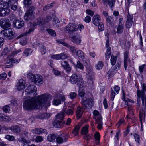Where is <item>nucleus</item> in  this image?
I'll use <instances>...</instances> for the list:
<instances>
[{
    "mask_svg": "<svg viewBox=\"0 0 146 146\" xmlns=\"http://www.w3.org/2000/svg\"><path fill=\"white\" fill-rule=\"evenodd\" d=\"M36 87L33 85L28 86L23 92V95L26 99L23 104L24 109L27 110L39 109L40 107L50 106L51 96L48 94L36 97Z\"/></svg>",
    "mask_w": 146,
    "mask_h": 146,
    "instance_id": "f257e3e1",
    "label": "nucleus"
},
{
    "mask_svg": "<svg viewBox=\"0 0 146 146\" xmlns=\"http://www.w3.org/2000/svg\"><path fill=\"white\" fill-rule=\"evenodd\" d=\"M18 0H2L0 2V16L7 15L9 12L7 9L12 4L15 3Z\"/></svg>",
    "mask_w": 146,
    "mask_h": 146,
    "instance_id": "f03ea898",
    "label": "nucleus"
},
{
    "mask_svg": "<svg viewBox=\"0 0 146 146\" xmlns=\"http://www.w3.org/2000/svg\"><path fill=\"white\" fill-rule=\"evenodd\" d=\"M143 107L140 110L139 113L140 120L141 125L142 128V121L144 122L145 119V113H146V99H145L143 97L142 98Z\"/></svg>",
    "mask_w": 146,
    "mask_h": 146,
    "instance_id": "7ed1b4c3",
    "label": "nucleus"
},
{
    "mask_svg": "<svg viewBox=\"0 0 146 146\" xmlns=\"http://www.w3.org/2000/svg\"><path fill=\"white\" fill-rule=\"evenodd\" d=\"M35 8L34 6H31L26 11L24 16V19L26 21H29L33 19L34 18V11Z\"/></svg>",
    "mask_w": 146,
    "mask_h": 146,
    "instance_id": "20e7f679",
    "label": "nucleus"
},
{
    "mask_svg": "<svg viewBox=\"0 0 146 146\" xmlns=\"http://www.w3.org/2000/svg\"><path fill=\"white\" fill-rule=\"evenodd\" d=\"M81 104L82 108L84 109L90 108L92 106V100L90 98H87L86 97L82 99Z\"/></svg>",
    "mask_w": 146,
    "mask_h": 146,
    "instance_id": "39448f33",
    "label": "nucleus"
},
{
    "mask_svg": "<svg viewBox=\"0 0 146 146\" xmlns=\"http://www.w3.org/2000/svg\"><path fill=\"white\" fill-rule=\"evenodd\" d=\"M13 30L11 28H9L1 31V33L4 37H7L9 39L13 38L14 33Z\"/></svg>",
    "mask_w": 146,
    "mask_h": 146,
    "instance_id": "423d86ee",
    "label": "nucleus"
},
{
    "mask_svg": "<svg viewBox=\"0 0 146 146\" xmlns=\"http://www.w3.org/2000/svg\"><path fill=\"white\" fill-rule=\"evenodd\" d=\"M86 75L88 81L90 83H93L94 75L93 69L91 67H89L87 69Z\"/></svg>",
    "mask_w": 146,
    "mask_h": 146,
    "instance_id": "0eeeda50",
    "label": "nucleus"
},
{
    "mask_svg": "<svg viewBox=\"0 0 146 146\" xmlns=\"http://www.w3.org/2000/svg\"><path fill=\"white\" fill-rule=\"evenodd\" d=\"M34 29V25L32 23L30 24L27 27V31L23 33L17 37V38L19 39L26 36L27 35L31 33L32 32H33Z\"/></svg>",
    "mask_w": 146,
    "mask_h": 146,
    "instance_id": "6e6552de",
    "label": "nucleus"
},
{
    "mask_svg": "<svg viewBox=\"0 0 146 146\" xmlns=\"http://www.w3.org/2000/svg\"><path fill=\"white\" fill-rule=\"evenodd\" d=\"M70 81L73 84L77 83L78 86V83H80L81 81L84 82L82 79L79 78L76 74H73L70 77Z\"/></svg>",
    "mask_w": 146,
    "mask_h": 146,
    "instance_id": "1a4fd4ad",
    "label": "nucleus"
},
{
    "mask_svg": "<svg viewBox=\"0 0 146 146\" xmlns=\"http://www.w3.org/2000/svg\"><path fill=\"white\" fill-rule=\"evenodd\" d=\"M78 87H79L78 90V95L80 97H83L85 94V92L84 84V82L81 81L80 83L78 84Z\"/></svg>",
    "mask_w": 146,
    "mask_h": 146,
    "instance_id": "9d476101",
    "label": "nucleus"
},
{
    "mask_svg": "<svg viewBox=\"0 0 146 146\" xmlns=\"http://www.w3.org/2000/svg\"><path fill=\"white\" fill-rule=\"evenodd\" d=\"M21 51L20 50H18L13 52L11 55V56H9L7 60V62L8 63H13L15 62H19V60L18 59H13L11 58V57Z\"/></svg>",
    "mask_w": 146,
    "mask_h": 146,
    "instance_id": "9b49d317",
    "label": "nucleus"
},
{
    "mask_svg": "<svg viewBox=\"0 0 146 146\" xmlns=\"http://www.w3.org/2000/svg\"><path fill=\"white\" fill-rule=\"evenodd\" d=\"M77 29L78 28L76 25L71 23H70L65 28L66 31L69 33L76 31Z\"/></svg>",
    "mask_w": 146,
    "mask_h": 146,
    "instance_id": "f8f14e48",
    "label": "nucleus"
},
{
    "mask_svg": "<svg viewBox=\"0 0 146 146\" xmlns=\"http://www.w3.org/2000/svg\"><path fill=\"white\" fill-rule=\"evenodd\" d=\"M10 25L9 20L8 19H2L0 21V26L3 29L8 28L10 26Z\"/></svg>",
    "mask_w": 146,
    "mask_h": 146,
    "instance_id": "ddd939ff",
    "label": "nucleus"
},
{
    "mask_svg": "<svg viewBox=\"0 0 146 146\" xmlns=\"http://www.w3.org/2000/svg\"><path fill=\"white\" fill-rule=\"evenodd\" d=\"M133 15H130L128 13L127 17L126 24V27L127 28H129L131 27L133 23Z\"/></svg>",
    "mask_w": 146,
    "mask_h": 146,
    "instance_id": "4468645a",
    "label": "nucleus"
},
{
    "mask_svg": "<svg viewBox=\"0 0 146 146\" xmlns=\"http://www.w3.org/2000/svg\"><path fill=\"white\" fill-rule=\"evenodd\" d=\"M14 26L18 29H20L23 27L24 25V21L21 19L14 21Z\"/></svg>",
    "mask_w": 146,
    "mask_h": 146,
    "instance_id": "2eb2a0df",
    "label": "nucleus"
},
{
    "mask_svg": "<svg viewBox=\"0 0 146 146\" xmlns=\"http://www.w3.org/2000/svg\"><path fill=\"white\" fill-rule=\"evenodd\" d=\"M65 124V121L63 120L60 121L58 120H55L53 123V125L56 128H61L63 127Z\"/></svg>",
    "mask_w": 146,
    "mask_h": 146,
    "instance_id": "dca6fc26",
    "label": "nucleus"
},
{
    "mask_svg": "<svg viewBox=\"0 0 146 146\" xmlns=\"http://www.w3.org/2000/svg\"><path fill=\"white\" fill-rule=\"evenodd\" d=\"M129 53V49L127 50L124 52V64L125 69L126 70L128 62L129 61V58L128 56Z\"/></svg>",
    "mask_w": 146,
    "mask_h": 146,
    "instance_id": "f3484780",
    "label": "nucleus"
},
{
    "mask_svg": "<svg viewBox=\"0 0 146 146\" xmlns=\"http://www.w3.org/2000/svg\"><path fill=\"white\" fill-rule=\"evenodd\" d=\"M101 18L98 15H95L92 18V22L95 26H98V25L101 23Z\"/></svg>",
    "mask_w": 146,
    "mask_h": 146,
    "instance_id": "a211bd4d",
    "label": "nucleus"
},
{
    "mask_svg": "<svg viewBox=\"0 0 146 146\" xmlns=\"http://www.w3.org/2000/svg\"><path fill=\"white\" fill-rule=\"evenodd\" d=\"M25 82L22 79H20L16 86V88L18 91H20L23 89L24 88Z\"/></svg>",
    "mask_w": 146,
    "mask_h": 146,
    "instance_id": "6ab92c4d",
    "label": "nucleus"
},
{
    "mask_svg": "<svg viewBox=\"0 0 146 146\" xmlns=\"http://www.w3.org/2000/svg\"><path fill=\"white\" fill-rule=\"evenodd\" d=\"M71 40L74 44L77 45L80 44L81 41L80 37L79 35L73 36L71 38Z\"/></svg>",
    "mask_w": 146,
    "mask_h": 146,
    "instance_id": "aec40b11",
    "label": "nucleus"
},
{
    "mask_svg": "<svg viewBox=\"0 0 146 146\" xmlns=\"http://www.w3.org/2000/svg\"><path fill=\"white\" fill-rule=\"evenodd\" d=\"M35 80L34 82L37 85L42 84L43 82L42 77L40 75L36 76Z\"/></svg>",
    "mask_w": 146,
    "mask_h": 146,
    "instance_id": "412c9836",
    "label": "nucleus"
},
{
    "mask_svg": "<svg viewBox=\"0 0 146 146\" xmlns=\"http://www.w3.org/2000/svg\"><path fill=\"white\" fill-rule=\"evenodd\" d=\"M94 115L93 118L96 119V121H101L102 119L101 115L99 111L97 110H94L93 112Z\"/></svg>",
    "mask_w": 146,
    "mask_h": 146,
    "instance_id": "4be33fe9",
    "label": "nucleus"
},
{
    "mask_svg": "<svg viewBox=\"0 0 146 146\" xmlns=\"http://www.w3.org/2000/svg\"><path fill=\"white\" fill-rule=\"evenodd\" d=\"M72 109H69L67 110H66V107L65 106H64L63 110L64 112V114H66L67 115H72L74 113L73 111L72 110V109H74V104H72Z\"/></svg>",
    "mask_w": 146,
    "mask_h": 146,
    "instance_id": "5701e85b",
    "label": "nucleus"
},
{
    "mask_svg": "<svg viewBox=\"0 0 146 146\" xmlns=\"http://www.w3.org/2000/svg\"><path fill=\"white\" fill-rule=\"evenodd\" d=\"M83 108L79 106L76 111V115L78 119H79L82 116L83 113Z\"/></svg>",
    "mask_w": 146,
    "mask_h": 146,
    "instance_id": "b1692460",
    "label": "nucleus"
},
{
    "mask_svg": "<svg viewBox=\"0 0 146 146\" xmlns=\"http://www.w3.org/2000/svg\"><path fill=\"white\" fill-rule=\"evenodd\" d=\"M61 64L66 71L69 72L71 70V68L70 66L68 63L66 61H64L62 62Z\"/></svg>",
    "mask_w": 146,
    "mask_h": 146,
    "instance_id": "393cba45",
    "label": "nucleus"
},
{
    "mask_svg": "<svg viewBox=\"0 0 146 146\" xmlns=\"http://www.w3.org/2000/svg\"><path fill=\"white\" fill-rule=\"evenodd\" d=\"M124 26L123 24L120 23L117 27V32L118 34H121L123 31Z\"/></svg>",
    "mask_w": 146,
    "mask_h": 146,
    "instance_id": "a878e982",
    "label": "nucleus"
},
{
    "mask_svg": "<svg viewBox=\"0 0 146 146\" xmlns=\"http://www.w3.org/2000/svg\"><path fill=\"white\" fill-rule=\"evenodd\" d=\"M10 129L12 131L15 133H19L21 130L20 127L17 125L12 126Z\"/></svg>",
    "mask_w": 146,
    "mask_h": 146,
    "instance_id": "bb28decb",
    "label": "nucleus"
},
{
    "mask_svg": "<svg viewBox=\"0 0 146 146\" xmlns=\"http://www.w3.org/2000/svg\"><path fill=\"white\" fill-rule=\"evenodd\" d=\"M56 138V136L54 134H50L48 135L47 139L51 142H53L54 141Z\"/></svg>",
    "mask_w": 146,
    "mask_h": 146,
    "instance_id": "cd10ccee",
    "label": "nucleus"
},
{
    "mask_svg": "<svg viewBox=\"0 0 146 146\" xmlns=\"http://www.w3.org/2000/svg\"><path fill=\"white\" fill-rule=\"evenodd\" d=\"M32 52V50L31 49L27 48L25 49L23 52V56L27 57L30 55Z\"/></svg>",
    "mask_w": 146,
    "mask_h": 146,
    "instance_id": "c85d7f7f",
    "label": "nucleus"
},
{
    "mask_svg": "<svg viewBox=\"0 0 146 146\" xmlns=\"http://www.w3.org/2000/svg\"><path fill=\"white\" fill-rule=\"evenodd\" d=\"M111 53V48L108 47L105 54V57L106 60H108L110 58Z\"/></svg>",
    "mask_w": 146,
    "mask_h": 146,
    "instance_id": "c756f323",
    "label": "nucleus"
},
{
    "mask_svg": "<svg viewBox=\"0 0 146 146\" xmlns=\"http://www.w3.org/2000/svg\"><path fill=\"white\" fill-rule=\"evenodd\" d=\"M27 76L28 78L30 79L32 82H34V81H35L36 76L31 73H28L27 74Z\"/></svg>",
    "mask_w": 146,
    "mask_h": 146,
    "instance_id": "7c9ffc66",
    "label": "nucleus"
},
{
    "mask_svg": "<svg viewBox=\"0 0 146 146\" xmlns=\"http://www.w3.org/2000/svg\"><path fill=\"white\" fill-rule=\"evenodd\" d=\"M89 126L88 125H86L83 127L81 130V134L82 135H86L88 132V129Z\"/></svg>",
    "mask_w": 146,
    "mask_h": 146,
    "instance_id": "2f4dec72",
    "label": "nucleus"
},
{
    "mask_svg": "<svg viewBox=\"0 0 146 146\" xmlns=\"http://www.w3.org/2000/svg\"><path fill=\"white\" fill-rule=\"evenodd\" d=\"M39 50L42 54H44L46 52V50L45 46H43L42 44H39L38 45Z\"/></svg>",
    "mask_w": 146,
    "mask_h": 146,
    "instance_id": "473e14b6",
    "label": "nucleus"
},
{
    "mask_svg": "<svg viewBox=\"0 0 146 146\" xmlns=\"http://www.w3.org/2000/svg\"><path fill=\"white\" fill-rule=\"evenodd\" d=\"M125 107H126V108H127L128 111L130 112V113H132L133 111H132V105L130 104L129 103H128L127 102H125Z\"/></svg>",
    "mask_w": 146,
    "mask_h": 146,
    "instance_id": "72a5a7b5",
    "label": "nucleus"
},
{
    "mask_svg": "<svg viewBox=\"0 0 146 146\" xmlns=\"http://www.w3.org/2000/svg\"><path fill=\"white\" fill-rule=\"evenodd\" d=\"M76 55L80 59H83L84 58V53L81 50L78 51L76 52Z\"/></svg>",
    "mask_w": 146,
    "mask_h": 146,
    "instance_id": "f704fd0d",
    "label": "nucleus"
},
{
    "mask_svg": "<svg viewBox=\"0 0 146 146\" xmlns=\"http://www.w3.org/2000/svg\"><path fill=\"white\" fill-rule=\"evenodd\" d=\"M80 126L79 125H77L75 127V129L73 130L72 133L74 134V136L77 135L78 134V131L80 129Z\"/></svg>",
    "mask_w": 146,
    "mask_h": 146,
    "instance_id": "c9c22d12",
    "label": "nucleus"
},
{
    "mask_svg": "<svg viewBox=\"0 0 146 146\" xmlns=\"http://www.w3.org/2000/svg\"><path fill=\"white\" fill-rule=\"evenodd\" d=\"M50 113H44L40 115L39 118L42 119L48 118L50 117Z\"/></svg>",
    "mask_w": 146,
    "mask_h": 146,
    "instance_id": "e433bc0d",
    "label": "nucleus"
},
{
    "mask_svg": "<svg viewBox=\"0 0 146 146\" xmlns=\"http://www.w3.org/2000/svg\"><path fill=\"white\" fill-rule=\"evenodd\" d=\"M45 19L44 17H42L38 19L37 24L42 25L45 24Z\"/></svg>",
    "mask_w": 146,
    "mask_h": 146,
    "instance_id": "4c0bfd02",
    "label": "nucleus"
},
{
    "mask_svg": "<svg viewBox=\"0 0 146 146\" xmlns=\"http://www.w3.org/2000/svg\"><path fill=\"white\" fill-rule=\"evenodd\" d=\"M117 60V57L116 56H114L113 55H112L111 56L110 61L111 63V65H113L115 64Z\"/></svg>",
    "mask_w": 146,
    "mask_h": 146,
    "instance_id": "58836bf2",
    "label": "nucleus"
},
{
    "mask_svg": "<svg viewBox=\"0 0 146 146\" xmlns=\"http://www.w3.org/2000/svg\"><path fill=\"white\" fill-rule=\"evenodd\" d=\"M103 66V64L102 61H99L98 62L97 64L96 65V68L98 70L101 69Z\"/></svg>",
    "mask_w": 146,
    "mask_h": 146,
    "instance_id": "ea45409f",
    "label": "nucleus"
},
{
    "mask_svg": "<svg viewBox=\"0 0 146 146\" xmlns=\"http://www.w3.org/2000/svg\"><path fill=\"white\" fill-rule=\"evenodd\" d=\"M123 124L124 125H125V122L124 120L122 119H120L119 122L116 124V126L119 128L121 125Z\"/></svg>",
    "mask_w": 146,
    "mask_h": 146,
    "instance_id": "a19ab883",
    "label": "nucleus"
},
{
    "mask_svg": "<svg viewBox=\"0 0 146 146\" xmlns=\"http://www.w3.org/2000/svg\"><path fill=\"white\" fill-rule=\"evenodd\" d=\"M48 33L52 36H55L56 33L55 31L52 29H47L46 30Z\"/></svg>",
    "mask_w": 146,
    "mask_h": 146,
    "instance_id": "79ce46f5",
    "label": "nucleus"
},
{
    "mask_svg": "<svg viewBox=\"0 0 146 146\" xmlns=\"http://www.w3.org/2000/svg\"><path fill=\"white\" fill-rule=\"evenodd\" d=\"M3 110L6 113H8L10 110V108L8 105H5L3 107Z\"/></svg>",
    "mask_w": 146,
    "mask_h": 146,
    "instance_id": "37998d69",
    "label": "nucleus"
},
{
    "mask_svg": "<svg viewBox=\"0 0 146 146\" xmlns=\"http://www.w3.org/2000/svg\"><path fill=\"white\" fill-rule=\"evenodd\" d=\"M51 58L53 59L56 60H60L61 59V55L60 54H56L55 55H52L51 56Z\"/></svg>",
    "mask_w": 146,
    "mask_h": 146,
    "instance_id": "c03bdc74",
    "label": "nucleus"
},
{
    "mask_svg": "<svg viewBox=\"0 0 146 146\" xmlns=\"http://www.w3.org/2000/svg\"><path fill=\"white\" fill-rule=\"evenodd\" d=\"M102 119L101 120V121H96V123L98 124V128L99 129H101L102 128Z\"/></svg>",
    "mask_w": 146,
    "mask_h": 146,
    "instance_id": "a18cd8bd",
    "label": "nucleus"
},
{
    "mask_svg": "<svg viewBox=\"0 0 146 146\" xmlns=\"http://www.w3.org/2000/svg\"><path fill=\"white\" fill-rule=\"evenodd\" d=\"M64 117V113H60L58 114L56 117V118L57 120H59L60 121H62L63 120V118Z\"/></svg>",
    "mask_w": 146,
    "mask_h": 146,
    "instance_id": "49530a36",
    "label": "nucleus"
},
{
    "mask_svg": "<svg viewBox=\"0 0 146 146\" xmlns=\"http://www.w3.org/2000/svg\"><path fill=\"white\" fill-rule=\"evenodd\" d=\"M23 3L25 6L27 7L31 4V0H24Z\"/></svg>",
    "mask_w": 146,
    "mask_h": 146,
    "instance_id": "de8ad7c7",
    "label": "nucleus"
},
{
    "mask_svg": "<svg viewBox=\"0 0 146 146\" xmlns=\"http://www.w3.org/2000/svg\"><path fill=\"white\" fill-rule=\"evenodd\" d=\"M53 104L57 106L61 103V101L59 99L54 98L53 101Z\"/></svg>",
    "mask_w": 146,
    "mask_h": 146,
    "instance_id": "09e8293b",
    "label": "nucleus"
},
{
    "mask_svg": "<svg viewBox=\"0 0 146 146\" xmlns=\"http://www.w3.org/2000/svg\"><path fill=\"white\" fill-rule=\"evenodd\" d=\"M121 63L120 62H117L114 67V70L115 71L118 70L121 67Z\"/></svg>",
    "mask_w": 146,
    "mask_h": 146,
    "instance_id": "8fccbe9b",
    "label": "nucleus"
},
{
    "mask_svg": "<svg viewBox=\"0 0 146 146\" xmlns=\"http://www.w3.org/2000/svg\"><path fill=\"white\" fill-rule=\"evenodd\" d=\"M43 140V137L41 136H38L35 139V141L36 142H40Z\"/></svg>",
    "mask_w": 146,
    "mask_h": 146,
    "instance_id": "3c124183",
    "label": "nucleus"
},
{
    "mask_svg": "<svg viewBox=\"0 0 146 146\" xmlns=\"http://www.w3.org/2000/svg\"><path fill=\"white\" fill-rule=\"evenodd\" d=\"M5 138L7 139L10 141H13L15 139V138L13 136L9 135H7L5 137Z\"/></svg>",
    "mask_w": 146,
    "mask_h": 146,
    "instance_id": "603ef678",
    "label": "nucleus"
},
{
    "mask_svg": "<svg viewBox=\"0 0 146 146\" xmlns=\"http://www.w3.org/2000/svg\"><path fill=\"white\" fill-rule=\"evenodd\" d=\"M109 6L111 7L114 6L115 2V0H108Z\"/></svg>",
    "mask_w": 146,
    "mask_h": 146,
    "instance_id": "864d4df0",
    "label": "nucleus"
},
{
    "mask_svg": "<svg viewBox=\"0 0 146 146\" xmlns=\"http://www.w3.org/2000/svg\"><path fill=\"white\" fill-rule=\"evenodd\" d=\"M99 30L101 31L103 30L104 29V26L102 23L101 22L100 24L98 25Z\"/></svg>",
    "mask_w": 146,
    "mask_h": 146,
    "instance_id": "5fc2aeb1",
    "label": "nucleus"
},
{
    "mask_svg": "<svg viewBox=\"0 0 146 146\" xmlns=\"http://www.w3.org/2000/svg\"><path fill=\"white\" fill-rule=\"evenodd\" d=\"M76 66L78 68L83 70L84 68V66L83 64L81 63L79 61H78L77 62Z\"/></svg>",
    "mask_w": 146,
    "mask_h": 146,
    "instance_id": "6e6d98bb",
    "label": "nucleus"
},
{
    "mask_svg": "<svg viewBox=\"0 0 146 146\" xmlns=\"http://www.w3.org/2000/svg\"><path fill=\"white\" fill-rule=\"evenodd\" d=\"M56 42L58 43L61 44L65 46L68 47V45L67 44L65 43L63 40H56Z\"/></svg>",
    "mask_w": 146,
    "mask_h": 146,
    "instance_id": "4d7b16f0",
    "label": "nucleus"
},
{
    "mask_svg": "<svg viewBox=\"0 0 146 146\" xmlns=\"http://www.w3.org/2000/svg\"><path fill=\"white\" fill-rule=\"evenodd\" d=\"M56 139L57 142L59 143H62L63 141V139L62 138L56 136Z\"/></svg>",
    "mask_w": 146,
    "mask_h": 146,
    "instance_id": "13d9d810",
    "label": "nucleus"
},
{
    "mask_svg": "<svg viewBox=\"0 0 146 146\" xmlns=\"http://www.w3.org/2000/svg\"><path fill=\"white\" fill-rule=\"evenodd\" d=\"M7 74L5 73H3L0 74V79L5 80L7 77Z\"/></svg>",
    "mask_w": 146,
    "mask_h": 146,
    "instance_id": "bf43d9fd",
    "label": "nucleus"
},
{
    "mask_svg": "<svg viewBox=\"0 0 146 146\" xmlns=\"http://www.w3.org/2000/svg\"><path fill=\"white\" fill-rule=\"evenodd\" d=\"M86 13L90 15L91 16H92L94 15V13L92 10L90 9L86 10Z\"/></svg>",
    "mask_w": 146,
    "mask_h": 146,
    "instance_id": "052dcab7",
    "label": "nucleus"
},
{
    "mask_svg": "<svg viewBox=\"0 0 146 146\" xmlns=\"http://www.w3.org/2000/svg\"><path fill=\"white\" fill-rule=\"evenodd\" d=\"M3 116V121H9L11 120V119L10 117L7 116L5 115H4Z\"/></svg>",
    "mask_w": 146,
    "mask_h": 146,
    "instance_id": "680f3d73",
    "label": "nucleus"
},
{
    "mask_svg": "<svg viewBox=\"0 0 146 146\" xmlns=\"http://www.w3.org/2000/svg\"><path fill=\"white\" fill-rule=\"evenodd\" d=\"M76 95L77 94L75 92L71 93L70 95V98L71 99H74L76 97Z\"/></svg>",
    "mask_w": 146,
    "mask_h": 146,
    "instance_id": "e2e57ef3",
    "label": "nucleus"
},
{
    "mask_svg": "<svg viewBox=\"0 0 146 146\" xmlns=\"http://www.w3.org/2000/svg\"><path fill=\"white\" fill-rule=\"evenodd\" d=\"M40 134H47V131L46 129L42 128L39 129Z\"/></svg>",
    "mask_w": 146,
    "mask_h": 146,
    "instance_id": "0e129e2a",
    "label": "nucleus"
},
{
    "mask_svg": "<svg viewBox=\"0 0 146 146\" xmlns=\"http://www.w3.org/2000/svg\"><path fill=\"white\" fill-rule=\"evenodd\" d=\"M134 137L135 141L138 143H139L140 141V138L139 135L137 134H135L134 135Z\"/></svg>",
    "mask_w": 146,
    "mask_h": 146,
    "instance_id": "69168bd1",
    "label": "nucleus"
},
{
    "mask_svg": "<svg viewBox=\"0 0 146 146\" xmlns=\"http://www.w3.org/2000/svg\"><path fill=\"white\" fill-rule=\"evenodd\" d=\"M61 59H64L68 58V56L64 53L60 54Z\"/></svg>",
    "mask_w": 146,
    "mask_h": 146,
    "instance_id": "338daca9",
    "label": "nucleus"
},
{
    "mask_svg": "<svg viewBox=\"0 0 146 146\" xmlns=\"http://www.w3.org/2000/svg\"><path fill=\"white\" fill-rule=\"evenodd\" d=\"M91 21V18L89 16H87L84 19L85 21L87 23H89Z\"/></svg>",
    "mask_w": 146,
    "mask_h": 146,
    "instance_id": "774afa93",
    "label": "nucleus"
}]
</instances>
